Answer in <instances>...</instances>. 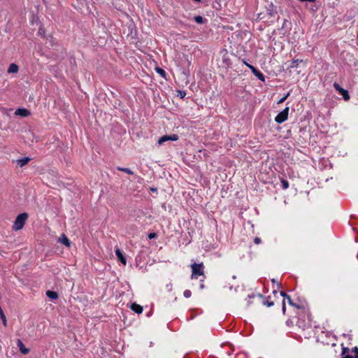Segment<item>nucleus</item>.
Returning a JSON list of instances; mask_svg holds the SVG:
<instances>
[{"mask_svg": "<svg viewBox=\"0 0 358 358\" xmlns=\"http://www.w3.org/2000/svg\"><path fill=\"white\" fill-rule=\"evenodd\" d=\"M252 303L256 305H263L267 307H271L274 304L273 301H269L266 297H264L260 294H252V295H248V303L250 304Z\"/></svg>", "mask_w": 358, "mask_h": 358, "instance_id": "obj_1", "label": "nucleus"}, {"mask_svg": "<svg viewBox=\"0 0 358 358\" xmlns=\"http://www.w3.org/2000/svg\"><path fill=\"white\" fill-rule=\"evenodd\" d=\"M311 326V321L309 319V315H299L298 320L295 327L300 329L305 330Z\"/></svg>", "mask_w": 358, "mask_h": 358, "instance_id": "obj_2", "label": "nucleus"}, {"mask_svg": "<svg viewBox=\"0 0 358 358\" xmlns=\"http://www.w3.org/2000/svg\"><path fill=\"white\" fill-rule=\"evenodd\" d=\"M27 217L28 215L26 213H23L17 215L14 222V224L13 227V229L15 231L22 229L25 224Z\"/></svg>", "mask_w": 358, "mask_h": 358, "instance_id": "obj_3", "label": "nucleus"}, {"mask_svg": "<svg viewBox=\"0 0 358 358\" xmlns=\"http://www.w3.org/2000/svg\"><path fill=\"white\" fill-rule=\"evenodd\" d=\"M192 267V278H198L200 275H203V269L202 264H196L194 263L191 265Z\"/></svg>", "mask_w": 358, "mask_h": 358, "instance_id": "obj_4", "label": "nucleus"}, {"mask_svg": "<svg viewBox=\"0 0 358 358\" xmlns=\"http://www.w3.org/2000/svg\"><path fill=\"white\" fill-rule=\"evenodd\" d=\"M280 295L284 297L283 301H282V311L284 313L285 312V299L287 300V302L289 303V304H290L291 306H296L297 309H299V310H303L304 309V306L303 304H301V305H296V304H295L292 301L290 296L287 295L285 292H280Z\"/></svg>", "mask_w": 358, "mask_h": 358, "instance_id": "obj_5", "label": "nucleus"}, {"mask_svg": "<svg viewBox=\"0 0 358 358\" xmlns=\"http://www.w3.org/2000/svg\"><path fill=\"white\" fill-rule=\"evenodd\" d=\"M289 108L287 107L282 110L278 115L275 117V121L278 123L284 122L288 117Z\"/></svg>", "mask_w": 358, "mask_h": 358, "instance_id": "obj_6", "label": "nucleus"}, {"mask_svg": "<svg viewBox=\"0 0 358 358\" xmlns=\"http://www.w3.org/2000/svg\"><path fill=\"white\" fill-rule=\"evenodd\" d=\"M178 139V136L176 135V134H173V135H171V136H167V135H165V136H163L162 137H161L158 141H157V143L158 145H162L163 143H164L165 142L168 141H177Z\"/></svg>", "mask_w": 358, "mask_h": 358, "instance_id": "obj_7", "label": "nucleus"}, {"mask_svg": "<svg viewBox=\"0 0 358 358\" xmlns=\"http://www.w3.org/2000/svg\"><path fill=\"white\" fill-rule=\"evenodd\" d=\"M334 87L343 96L345 101H348L350 99V95L347 90L341 87V86L336 83H334Z\"/></svg>", "mask_w": 358, "mask_h": 358, "instance_id": "obj_8", "label": "nucleus"}, {"mask_svg": "<svg viewBox=\"0 0 358 358\" xmlns=\"http://www.w3.org/2000/svg\"><path fill=\"white\" fill-rule=\"evenodd\" d=\"M299 315H292L286 320V324L289 327H295L298 320Z\"/></svg>", "mask_w": 358, "mask_h": 358, "instance_id": "obj_9", "label": "nucleus"}, {"mask_svg": "<svg viewBox=\"0 0 358 358\" xmlns=\"http://www.w3.org/2000/svg\"><path fill=\"white\" fill-rule=\"evenodd\" d=\"M248 68L251 69L252 73L257 76L260 80L264 81V76L259 70H257L252 65H248Z\"/></svg>", "mask_w": 358, "mask_h": 358, "instance_id": "obj_10", "label": "nucleus"}, {"mask_svg": "<svg viewBox=\"0 0 358 358\" xmlns=\"http://www.w3.org/2000/svg\"><path fill=\"white\" fill-rule=\"evenodd\" d=\"M115 255H116L117 259H119V261L121 263H122L124 265H126V264H127L126 258L124 256L122 252L119 248H117L115 250Z\"/></svg>", "mask_w": 358, "mask_h": 358, "instance_id": "obj_11", "label": "nucleus"}, {"mask_svg": "<svg viewBox=\"0 0 358 358\" xmlns=\"http://www.w3.org/2000/svg\"><path fill=\"white\" fill-rule=\"evenodd\" d=\"M15 114L21 117H27L30 115V112L26 108H18L15 110Z\"/></svg>", "mask_w": 358, "mask_h": 358, "instance_id": "obj_12", "label": "nucleus"}, {"mask_svg": "<svg viewBox=\"0 0 358 358\" xmlns=\"http://www.w3.org/2000/svg\"><path fill=\"white\" fill-rule=\"evenodd\" d=\"M17 346L20 348V351L23 355H27L30 351V350L29 348H26L25 345L22 342V341L20 339H17Z\"/></svg>", "mask_w": 358, "mask_h": 358, "instance_id": "obj_13", "label": "nucleus"}, {"mask_svg": "<svg viewBox=\"0 0 358 358\" xmlns=\"http://www.w3.org/2000/svg\"><path fill=\"white\" fill-rule=\"evenodd\" d=\"M59 242L64 244V245H66V247H69L70 245H71V243L69 240V238L64 235V234H62L59 238Z\"/></svg>", "mask_w": 358, "mask_h": 358, "instance_id": "obj_14", "label": "nucleus"}, {"mask_svg": "<svg viewBox=\"0 0 358 358\" xmlns=\"http://www.w3.org/2000/svg\"><path fill=\"white\" fill-rule=\"evenodd\" d=\"M131 308L136 313H141L143 312V307L138 304L135 303H134L131 305Z\"/></svg>", "mask_w": 358, "mask_h": 358, "instance_id": "obj_15", "label": "nucleus"}, {"mask_svg": "<svg viewBox=\"0 0 358 358\" xmlns=\"http://www.w3.org/2000/svg\"><path fill=\"white\" fill-rule=\"evenodd\" d=\"M46 295L49 299H52V300L58 298L57 293L56 292L51 291V290H48L46 292Z\"/></svg>", "mask_w": 358, "mask_h": 358, "instance_id": "obj_16", "label": "nucleus"}, {"mask_svg": "<svg viewBox=\"0 0 358 358\" xmlns=\"http://www.w3.org/2000/svg\"><path fill=\"white\" fill-rule=\"evenodd\" d=\"M29 161H30V159L29 157H24L22 159H20L17 160V164L20 167H22L23 166L27 164Z\"/></svg>", "mask_w": 358, "mask_h": 358, "instance_id": "obj_17", "label": "nucleus"}, {"mask_svg": "<svg viewBox=\"0 0 358 358\" xmlns=\"http://www.w3.org/2000/svg\"><path fill=\"white\" fill-rule=\"evenodd\" d=\"M18 71V66L15 64H11L8 69V73H17Z\"/></svg>", "mask_w": 358, "mask_h": 358, "instance_id": "obj_18", "label": "nucleus"}, {"mask_svg": "<svg viewBox=\"0 0 358 358\" xmlns=\"http://www.w3.org/2000/svg\"><path fill=\"white\" fill-rule=\"evenodd\" d=\"M117 169L120 171H124L129 175L134 174V172L130 169H128V168H122V167L118 166V167H117Z\"/></svg>", "mask_w": 358, "mask_h": 358, "instance_id": "obj_19", "label": "nucleus"}, {"mask_svg": "<svg viewBox=\"0 0 358 358\" xmlns=\"http://www.w3.org/2000/svg\"><path fill=\"white\" fill-rule=\"evenodd\" d=\"M155 70H156L157 73H158L162 77L165 78L166 72L164 69H162L159 67H156Z\"/></svg>", "mask_w": 358, "mask_h": 358, "instance_id": "obj_20", "label": "nucleus"}, {"mask_svg": "<svg viewBox=\"0 0 358 358\" xmlns=\"http://www.w3.org/2000/svg\"><path fill=\"white\" fill-rule=\"evenodd\" d=\"M194 20L198 24H202L203 22V18L200 15L195 16Z\"/></svg>", "mask_w": 358, "mask_h": 358, "instance_id": "obj_21", "label": "nucleus"}, {"mask_svg": "<svg viewBox=\"0 0 358 358\" xmlns=\"http://www.w3.org/2000/svg\"><path fill=\"white\" fill-rule=\"evenodd\" d=\"M281 183H282V188L284 189H287L289 187V182L286 180L282 179L281 180Z\"/></svg>", "mask_w": 358, "mask_h": 358, "instance_id": "obj_22", "label": "nucleus"}, {"mask_svg": "<svg viewBox=\"0 0 358 358\" xmlns=\"http://www.w3.org/2000/svg\"><path fill=\"white\" fill-rule=\"evenodd\" d=\"M183 294L185 297L189 298L191 296L192 293L189 290L187 289L184 292Z\"/></svg>", "mask_w": 358, "mask_h": 358, "instance_id": "obj_23", "label": "nucleus"}, {"mask_svg": "<svg viewBox=\"0 0 358 358\" xmlns=\"http://www.w3.org/2000/svg\"><path fill=\"white\" fill-rule=\"evenodd\" d=\"M1 316V319L2 320V322L3 324V325L6 327V315H0Z\"/></svg>", "mask_w": 358, "mask_h": 358, "instance_id": "obj_24", "label": "nucleus"}, {"mask_svg": "<svg viewBox=\"0 0 358 358\" xmlns=\"http://www.w3.org/2000/svg\"><path fill=\"white\" fill-rule=\"evenodd\" d=\"M157 237V234L155 233H150L148 234V238L149 239H152V238H155Z\"/></svg>", "mask_w": 358, "mask_h": 358, "instance_id": "obj_25", "label": "nucleus"}, {"mask_svg": "<svg viewBox=\"0 0 358 358\" xmlns=\"http://www.w3.org/2000/svg\"><path fill=\"white\" fill-rule=\"evenodd\" d=\"M289 95V93H287V95H285L284 97H282V99H280L278 103L284 102L286 100V99L288 97Z\"/></svg>", "mask_w": 358, "mask_h": 358, "instance_id": "obj_26", "label": "nucleus"}, {"mask_svg": "<svg viewBox=\"0 0 358 358\" xmlns=\"http://www.w3.org/2000/svg\"><path fill=\"white\" fill-rule=\"evenodd\" d=\"M185 92L183 91H179V95L181 98H183L185 96Z\"/></svg>", "mask_w": 358, "mask_h": 358, "instance_id": "obj_27", "label": "nucleus"}, {"mask_svg": "<svg viewBox=\"0 0 358 358\" xmlns=\"http://www.w3.org/2000/svg\"><path fill=\"white\" fill-rule=\"evenodd\" d=\"M260 241H260V238H255V243L256 244L259 243H260Z\"/></svg>", "mask_w": 358, "mask_h": 358, "instance_id": "obj_28", "label": "nucleus"}, {"mask_svg": "<svg viewBox=\"0 0 358 358\" xmlns=\"http://www.w3.org/2000/svg\"><path fill=\"white\" fill-rule=\"evenodd\" d=\"M342 358H354V357L352 355H347L342 357Z\"/></svg>", "mask_w": 358, "mask_h": 358, "instance_id": "obj_29", "label": "nucleus"}, {"mask_svg": "<svg viewBox=\"0 0 358 358\" xmlns=\"http://www.w3.org/2000/svg\"><path fill=\"white\" fill-rule=\"evenodd\" d=\"M355 354L358 353V348L355 347L352 350Z\"/></svg>", "mask_w": 358, "mask_h": 358, "instance_id": "obj_30", "label": "nucleus"}, {"mask_svg": "<svg viewBox=\"0 0 358 358\" xmlns=\"http://www.w3.org/2000/svg\"><path fill=\"white\" fill-rule=\"evenodd\" d=\"M348 350V348H343L342 354H343H343H345V352Z\"/></svg>", "mask_w": 358, "mask_h": 358, "instance_id": "obj_31", "label": "nucleus"}, {"mask_svg": "<svg viewBox=\"0 0 358 358\" xmlns=\"http://www.w3.org/2000/svg\"><path fill=\"white\" fill-rule=\"evenodd\" d=\"M243 64L248 67V65H250L246 61L243 60Z\"/></svg>", "mask_w": 358, "mask_h": 358, "instance_id": "obj_32", "label": "nucleus"}, {"mask_svg": "<svg viewBox=\"0 0 358 358\" xmlns=\"http://www.w3.org/2000/svg\"><path fill=\"white\" fill-rule=\"evenodd\" d=\"M150 348L153 346V343L152 342H150V345H149Z\"/></svg>", "mask_w": 358, "mask_h": 358, "instance_id": "obj_33", "label": "nucleus"}, {"mask_svg": "<svg viewBox=\"0 0 358 358\" xmlns=\"http://www.w3.org/2000/svg\"><path fill=\"white\" fill-rule=\"evenodd\" d=\"M200 287H201V289H203V288L204 287L203 284H201V285H200Z\"/></svg>", "mask_w": 358, "mask_h": 358, "instance_id": "obj_34", "label": "nucleus"}, {"mask_svg": "<svg viewBox=\"0 0 358 358\" xmlns=\"http://www.w3.org/2000/svg\"><path fill=\"white\" fill-rule=\"evenodd\" d=\"M150 190L151 191H155L156 189L155 188H151Z\"/></svg>", "mask_w": 358, "mask_h": 358, "instance_id": "obj_35", "label": "nucleus"}]
</instances>
